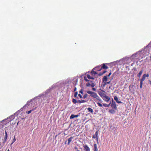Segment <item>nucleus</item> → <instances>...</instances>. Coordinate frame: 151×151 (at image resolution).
<instances>
[{
  "instance_id": "nucleus-21",
  "label": "nucleus",
  "mask_w": 151,
  "mask_h": 151,
  "mask_svg": "<svg viewBox=\"0 0 151 151\" xmlns=\"http://www.w3.org/2000/svg\"><path fill=\"white\" fill-rule=\"evenodd\" d=\"M86 102V101L84 100H78V101H77V103H79L80 104L83 103H84Z\"/></svg>"
},
{
  "instance_id": "nucleus-41",
  "label": "nucleus",
  "mask_w": 151,
  "mask_h": 151,
  "mask_svg": "<svg viewBox=\"0 0 151 151\" xmlns=\"http://www.w3.org/2000/svg\"><path fill=\"white\" fill-rule=\"evenodd\" d=\"M18 123H19V122H18L17 123V125H18Z\"/></svg>"
},
{
  "instance_id": "nucleus-6",
  "label": "nucleus",
  "mask_w": 151,
  "mask_h": 151,
  "mask_svg": "<svg viewBox=\"0 0 151 151\" xmlns=\"http://www.w3.org/2000/svg\"><path fill=\"white\" fill-rule=\"evenodd\" d=\"M146 77L144 74L143 75L141 79L140 80V88H142L143 81L145 80Z\"/></svg>"
},
{
  "instance_id": "nucleus-5",
  "label": "nucleus",
  "mask_w": 151,
  "mask_h": 151,
  "mask_svg": "<svg viewBox=\"0 0 151 151\" xmlns=\"http://www.w3.org/2000/svg\"><path fill=\"white\" fill-rule=\"evenodd\" d=\"M111 107L113 109H114L115 110L117 109V107H116V104L115 102L112 99V103L111 104Z\"/></svg>"
},
{
  "instance_id": "nucleus-28",
  "label": "nucleus",
  "mask_w": 151,
  "mask_h": 151,
  "mask_svg": "<svg viewBox=\"0 0 151 151\" xmlns=\"http://www.w3.org/2000/svg\"><path fill=\"white\" fill-rule=\"evenodd\" d=\"M97 104H98V105L100 107H102V105L100 103H99V102H98L97 103Z\"/></svg>"
},
{
  "instance_id": "nucleus-4",
  "label": "nucleus",
  "mask_w": 151,
  "mask_h": 151,
  "mask_svg": "<svg viewBox=\"0 0 151 151\" xmlns=\"http://www.w3.org/2000/svg\"><path fill=\"white\" fill-rule=\"evenodd\" d=\"M99 130H97L95 134L94 135H93L92 136V138L93 139H95L96 138V140L97 141V142H98V135L99 134Z\"/></svg>"
},
{
  "instance_id": "nucleus-33",
  "label": "nucleus",
  "mask_w": 151,
  "mask_h": 151,
  "mask_svg": "<svg viewBox=\"0 0 151 151\" xmlns=\"http://www.w3.org/2000/svg\"><path fill=\"white\" fill-rule=\"evenodd\" d=\"M6 139H5L4 138V139L3 140V143H4L6 141Z\"/></svg>"
},
{
  "instance_id": "nucleus-10",
  "label": "nucleus",
  "mask_w": 151,
  "mask_h": 151,
  "mask_svg": "<svg viewBox=\"0 0 151 151\" xmlns=\"http://www.w3.org/2000/svg\"><path fill=\"white\" fill-rule=\"evenodd\" d=\"M114 99L117 103H118L119 104H120V103H122V102L121 101H119L118 99V98L117 96H114Z\"/></svg>"
},
{
  "instance_id": "nucleus-20",
  "label": "nucleus",
  "mask_w": 151,
  "mask_h": 151,
  "mask_svg": "<svg viewBox=\"0 0 151 151\" xmlns=\"http://www.w3.org/2000/svg\"><path fill=\"white\" fill-rule=\"evenodd\" d=\"M143 72V70H141L137 74V76L138 77H139L141 76Z\"/></svg>"
},
{
  "instance_id": "nucleus-25",
  "label": "nucleus",
  "mask_w": 151,
  "mask_h": 151,
  "mask_svg": "<svg viewBox=\"0 0 151 151\" xmlns=\"http://www.w3.org/2000/svg\"><path fill=\"white\" fill-rule=\"evenodd\" d=\"M72 102L74 104H75L76 103H77V101L74 99H72Z\"/></svg>"
},
{
  "instance_id": "nucleus-38",
  "label": "nucleus",
  "mask_w": 151,
  "mask_h": 151,
  "mask_svg": "<svg viewBox=\"0 0 151 151\" xmlns=\"http://www.w3.org/2000/svg\"><path fill=\"white\" fill-rule=\"evenodd\" d=\"M76 87H75V88L74 89L73 91L74 92L75 91H76Z\"/></svg>"
},
{
  "instance_id": "nucleus-14",
  "label": "nucleus",
  "mask_w": 151,
  "mask_h": 151,
  "mask_svg": "<svg viewBox=\"0 0 151 151\" xmlns=\"http://www.w3.org/2000/svg\"><path fill=\"white\" fill-rule=\"evenodd\" d=\"M110 83V81H109V82L106 81V82H105L103 84H102L101 86L102 87H105V86H106V85H107V84H109Z\"/></svg>"
},
{
  "instance_id": "nucleus-8",
  "label": "nucleus",
  "mask_w": 151,
  "mask_h": 151,
  "mask_svg": "<svg viewBox=\"0 0 151 151\" xmlns=\"http://www.w3.org/2000/svg\"><path fill=\"white\" fill-rule=\"evenodd\" d=\"M103 99L106 102H108L110 100V98L109 96H107L106 95L105 97L103 98Z\"/></svg>"
},
{
  "instance_id": "nucleus-27",
  "label": "nucleus",
  "mask_w": 151,
  "mask_h": 151,
  "mask_svg": "<svg viewBox=\"0 0 151 151\" xmlns=\"http://www.w3.org/2000/svg\"><path fill=\"white\" fill-rule=\"evenodd\" d=\"M9 118H10L11 119L10 121H11L14 119V117L12 115L9 117Z\"/></svg>"
},
{
  "instance_id": "nucleus-7",
  "label": "nucleus",
  "mask_w": 151,
  "mask_h": 151,
  "mask_svg": "<svg viewBox=\"0 0 151 151\" xmlns=\"http://www.w3.org/2000/svg\"><path fill=\"white\" fill-rule=\"evenodd\" d=\"M107 64L103 63L102 65H101V69H100V70H102V69L106 70L108 68V67L106 65V64Z\"/></svg>"
},
{
  "instance_id": "nucleus-35",
  "label": "nucleus",
  "mask_w": 151,
  "mask_h": 151,
  "mask_svg": "<svg viewBox=\"0 0 151 151\" xmlns=\"http://www.w3.org/2000/svg\"><path fill=\"white\" fill-rule=\"evenodd\" d=\"M78 96H79V97L81 98H82V96L81 94H79L78 95Z\"/></svg>"
},
{
  "instance_id": "nucleus-32",
  "label": "nucleus",
  "mask_w": 151,
  "mask_h": 151,
  "mask_svg": "<svg viewBox=\"0 0 151 151\" xmlns=\"http://www.w3.org/2000/svg\"><path fill=\"white\" fill-rule=\"evenodd\" d=\"M88 96V95L86 94H85L83 96V98L84 99H86Z\"/></svg>"
},
{
  "instance_id": "nucleus-22",
  "label": "nucleus",
  "mask_w": 151,
  "mask_h": 151,
  "mask_svg": "<svg viewBox=\"0 0 151 151\" xmlns=\"http://www.w3.org/2000/svg\"><path fill=\"white\" fill-rule=\"evenodd\" d=\"M106 72H107L106 71L104 70L103 72H100V73H99L98 74V75H99V76H101V75H103V74L105 73Z\"/></svg>"
},
{
  "instance_id": "nucleus-2",
  "label": "nucleus",
  "mask_w": 151,
  "mask_h": 151,
  "mask_svg": "<svg viewBox=\"0 0 151 151\" xmlns=\"http://www.w3.org/2000/svg\"><path fill=\"white\" fill-rule=\"evenodd\" d=\"M88 78L89 79H94V77L91 75V74H89V73H88L87 75V76H85L84 77V80L86 81H88L89 80H88L87 78Z\"/></svg>"
},
{
  "instance_id": "nucleus-18",
  "label": "nucleus",
  "mask_w": 151,
  "mask_h": 151,
  "mask_svg": "<svg viewBox=\"0 0 151 151\" xmlns=\"http://www.w3.org/2000/svg\"><path fill=\"white\" fill-rule=\"evenodd\" d=\"M111 104V103H110L109 104H103V106L105 107H109L110 105Z\"/></svg>"
},
{
  "instance_id": "nucleus-12",
  "label": "nucleus",
  "mask_w": 151,
  "mask_h": 151,
  "mask_svg": "<svg viewBox=\"0 0 151 151\" xmlns=\"http://www.w3.org/2000/svg\"><path fill=\"white\" fill-rule=\"evenodd\" d=\"M99 94L102 99L104 98L106 95L104 93L101 92L99 93Z\"/></svg>"
},
{
  "instance_id": "nucleus-1",
  "label": "nucleus",
  "mask_w": 151,
  "mask_h": 151,
  "mask_svg": "<svg viewBox=\"0 0 151 151\" xmlns=\"http://www.w3.org/2000/svg\"><path fill=\"white\" fill-rule=\"evenodd\" d=\"M88 93L90 94V96L94 98H96L100 101H101V99L97 95V94L91 91H87Z\"/></svg>"
},
{
  "instance_id": "nucleus-39",
  "label": "nucleus",
  "mask_w": 151,
  "mask_h": 151,
  "mask_svg": "<svg viewBox=\"0 0 151 151\" xmlns=\"http://www.w3.org/2000/svg\"><path fill=\"white\" fill-rule=\"evenodd\" d=\"M149 82H150V85H151V81H149Z\"/></svg>"
},
{
  "instance_id": "nucleus-13",
  "label": "nucleus",
  "mask_w": 151,
  "mask_h": 151,
  "mask_svg": "<svg viewBox=\"0 0 151 151\" xmlns=\"http://www.w3.org/2000/svg\"><path fill=\"white\" fill-rule=\"evenodd\" d=\"M79 116L78 115H75L73 114H72L70 117V119H73L76 117H77Z\"/></svg>"
},
{
  "instance_id": "nucleus-19",
  "label": "nucleus",
  "mask_w": 151,
  "mask_h": 151,
  "mask_svg": "<svg viewBox=\"0 0 151 151\" xmlns=\"http://www.w3.org/2000/svg\"><path fill=\"white\" fill-rule=\"evenodd\" d=\"M87 109L89 112H91L92 114H93V110L90 107L88 108Z\"/></svg>"
},
{
  "instance_id": "nucleus-24",
  "label": "nucleus",
  "mask_w": 151,
  "mask_h": 151,
  "mask_svg": "<svg viewBox=\"0 0 151 151\" xmlns=\"http://www.w3.org/2000/svg\"><path fill=\"white\" fill-rule=\"evenodd\" d=\"M7 132H6V131L5 130V136L4 137V138L5 139H7Z\"/></svg>"
},
{
  "instance_id": "nucleus-11",
  "label": "nucleus",
  "mask_w": 151,
  "mask_h": 151,
  "mask_svg": "<svg viewBox=\"0 0 151 151\" xmlns=\"http://www.w3.org/2000/svg\"><path fill=\"white\" fill-rule=\"evenodd\" d=\"M101 69V66H99L96 67L95 68H93V70H94L96 71H100L101 70H100Z\"/></svg>"
},
{
  "instance_id": "nucleus-34",
  "label": "nucleus",
  "mask_w": 151,
  "mask_h": 151,
  "mask_svg": "<svg viewBox=\"0 0 151 151\" xmlns=\"http://www.w3.org/2000/svg\"><path fill=\"white\" fill-rule=\"evenodd\" d=\"M92 90L94 91H96V89L95 88H92Z\"/></svg>"
},
{
  "instance_id": "nucleus-29",
  "label": "nucleus",
  "mask_w": 151,
  "mask_h": 151,
  "mask_svg": "<svg viewBox=\"0 0 151 151\" xmlns=\"http://www.w3.org/2000/svg\"><path fill=\"white\" fill-rule=\"evenodd\" d=\"M15 141H16V139L15 138V136H14V139H13V142L11 144H12Z\"/></svg>"
},
{
  "instance_id": "nucleus-36",
  "label": "nucleus",
  "mask_w": 151,
  "mask_h": 151,
  "mask_svg": "<svg viewBox=\"0 0 151 151\" xmlns=\"http://www.w3.org/2000/svg\"><path fill=\"white\" fill-rule=\"evenodd\" d=\"M144 75H145V77H149V74H144Z\"/></svg>"
},
{
  "instance_id": "nucleus-17",
  "label": "nucleus",
  "mask_w": 151,
  "mask_h": 151,
  "mask_svg": "<svg viewBox=\"0 0 151 151\" xmlns=\"http://www.w3.org/2000/svg\"><path fill=\"white\" fill-rule=\"evenodd\" d=\"M109 113L111 114H114L115 113V111L113 109H111L109 111Z\"/></svg>"
},
{
  "instance_id": "nucleus-26",
  "label": "nucleus",
  "mask_w": 151,
  "mask_h": 151,
  "mask_svg": "<svg viewBox=\"0 0 151 151\" xmlns=\"http://www.w3.org/2000/svg\"><path fill=\"white\" fill-rule=\"evenodd\" d=\"M34 109H32V110H31L28 111H27V113L28 114L30 113L32 111H34Z\"/></svg>"
},
{
  "instance_id": "nucleus-40",
  "label": "nucleus",
  "mask_w": 151,
  "mask_h": 151,
  "mask_svg": "<svg viewBox=\"0 0 151 151\" xmlns=\"http://www.w3.org/2000/svg\"><path fill=\"white\" fill-rule=\"evenodd\" d=\"M7 151H9V149H8V150H7Z\"/></svg>"
},
{
  "instance_id": "nucleus-31",
  "label": "nucleus",
  "mask_w": 151,
  "mask_h": 151,
  "mask_svg": "<svg viewBox=\"0 0 151 151\" xmlns=\"http://www.w3.org/2000/svg\"><path fill=\"white\" fill-rule=\"evenodd\" d=\"M86 86L88 87L90 86H91V83H87L86 84Z\"/></svg>"
},
{
  "instance_id": "nucleus-37",
  "label": "nucleus",
  "mask_w": 151,
  "mask_h": 151,
  "mask_svg": "<svg viewBox=\"0 0 151 151\" xmlns=\"http://www.w3.org/2000/svg\"><path fill=\"white\" fill-rule=\"evenodd\" d=\"M79 93H83V91L82 90H81L79 91Z\"/></svg>"
},
{
  "instance_id": "nucleus-15",
  "label": "nucleus",
  "mask_w": 151,
  "mask_h": 151,
  "mask_svg": "<svg viewBox=\"0 0 151 151\" xmlns=\"http://www.w3.org/2000/svg\"><path fill=\"white\" fill-rule=\"evenodd\" d=\"M94 151H98L97 145L96 143H95L94 145Z\"/></svg>"
},
{
  "instance_id": "nucleus-3",
  "label": "nucleus",
  "mask_w": 151,
  "mask_h": 151,
  "mask_svg": "<svg viewBox=\"0 0 151 151\" xmlns=\"http://www.w3.org/2000/svg\"><path fill=\"white\" fill-rule=\"evenodd\" d=\"M111 74V73H110L107 76H104V77L102 78V84H103L105 82H106V81H107L108 80V76L109 77L110 75Z\"/></svg>"
},
{
  "instance_id": "nucleus-23",
  "label": "nucleus",
  "mask_w": 151,
  "mask_h": 151,
  "mask_svg": "<svg viewBox=\"0 0 151 151\" xmlns=\"http://www.w3.org/2000/svg\"><path fill=\"white\" fill-rule=\"evenodd\" d=\"M90 82H92V81H91ZM95 84L93 83H91V86L92 87H94L95 86Z\"/></svg>"
},
{
  "instance_id": "nucleus-30",
  "label": "nucleus",
  "mask_w": 151,
  "mask_h": 151,
  "mask_svg": "<svg viewBox=\"0 0 151 151\" xmlns=\"http://www.w3.org/2000/svg\"><path fill=\"white\" fill-rule=\"evenodd\" d=\"M78 93L77 92H76L74 95V96L75 97H76L78 95Z\"/></svg>"
},
{
  "instance_id": "nucleus-9",
  "label": "nucleus",
  "mask_w": 151,
  "mask_h": 151,
  "mask_svg": "<svg viewBox=\"0 0 151 151\" xmlns=\"http://www.w3.org/2000/svg\"><path fill=\"white\" fill-rule=\"evenodd\" d=\"M94 70H93V69L91 71L90 73L91 75L93 76V77L95 75L97 74V72L96 71H94Z\"/></svg>"
},
{
  "instance_id": "nucleus-16",
  "label": "nucleus",
  "mask_w": 151,
  "mask_h": 151,
  "mask_svg": "<svg viewBox=\"0 0 151 151\" xmlns=\"http://www.w3.org/2000/svg\"><path fill=\"white\" fill-rule=\"evenodd\" d=\"M73 137H71L70 138L68 139V145H69L70 143V142L72 141V139H73Z\"/></svg>"
}]
</instances>
